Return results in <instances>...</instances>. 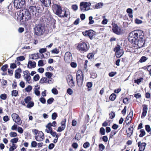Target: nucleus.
<instances>
[{
	"mask_svg": "<svg viewBox=\"0 0 151 151\" xmlns=\"http://www.w3.org/2000/svg\"><path fill=\"white\" fill-rule=\"evenodd\" d=\"M99 148L100 151H102L105 149V146L102 144L99 145Z\"/></svg>",
	"mask_w": 151,
	"mask_h": 151,
	"instance_id": "obj_44",
	"label": "nucleus"
},
{
	"mask_svg": "<svg viewBox=\"0 0 151 151\" xmlns=\"http://www.w3.org/2000/svg\"><path fill=\"white\" fill-rule=\"evenodd\" d=\"M56 123H48L46 125V127L47 128L45 129L47 133H49L52 131V126L55 127Z\"/></svg>",
	"mask_w": 151,
	"mask_h": 151,
	"instance_id": "obj_19",
	"label": "nucleus"
},
{
	"mask_svg": "<svg viewBox=\"0 0 151 151\" xmlns=\"http://www.w3.org/2000/svg\"><path fill=\"white\" fill-rule=\"evenodd\" d=\"M52 53L58 54L59 52V50L56 48L53 49L51 51Z\"/></svg>",
	"mask_w": 151,
	"mask_h": 151,
	"instance_id": "obj_42",
	"label": "nucleus"
},
{
	"mask_svg": "<svg viewBox=\"0 0 151 151\" xmlns=\"http://www.w3.org/2000/svg\"><path fill=\"white\" fill-rule=\"evenodd\" d=\"M147 60L146 57L143 56L142 57L140 60H139V62L141 63H142L145 61Z\"/></svg>",
	"mask_w": 151,
	"mask_h": 151,
	"instance_id": "obj_45",
	"label": "nucleus"
},
{
	"mask_svg": "<svg viewBox=\"0 0 151 151\" xmlns=\"http://www.w3.org/2000/svg\"><path fill=\"white\" fill-rule=\"evenodd\" d=\"M63 13L62 12V14H61V15H60V17H67L68 16V13H69V12H68V9H67L66 10L65 9H64L63 10Z\"/></svg>",
	"mask_w": 151,
	"mask_h": 151,
	"instance_id": "obj_27",
	"label": "nucleus"
},
{
	"mask_svg": "<svg viewBox=\"0 0 151 151\" xmlns=\"http://www.w3.org/2000/svg\"><path fill=\"white\" fill-rule=\"evenodd\" d=\"M61 126L58 127L57 131L58 132H61L63 130L65 127V123H61Z\"/></svg>",
	"mask_w": 151,
	"mask_h": 151,
	"instance_id": "obj_29",
	"label": "nucleus"
},
{
	"mask_svg": "<svg viewBox=\"0 0 151 151\" xmlns=\"http://www.w3.org/2000/svg\"><path fill=\"white\" fill-rule=\"evenodd\" d=\"M17 146L15 144H13L12 146L10 147L9 148V151H14V150L16 149Z\"/></svg>",
	"mask_w": 151,
	"mask_h": 151,
	"instance_id": "obj_35",
	"label": "nucleus"
},
{
	"mask_svg": "<svg viewBox=\"0 0 151 151\" xmlns=\"http://www.w3.org/2000/svg\"><path fill=\"white\" fill-rule=\"evenodd\" d=\"M45 74L47 78H51L53 75L52 73L49 72H46Z\"/></svg>",
	"mask_w": 151,
	"mask_h": 151,
	"instance_id": "obj_36",
	"label": "nucleus"
},
{
	"mask_svg": "<svg viewBox=\"0 0 151 151\" xmlns=\"http://www.w3.org/2000/svg\"><path fill=\"white\" fill-rule=\"evenodd\" d=\"M145 129L148 132H149L151 131V128L150 125H145Z\"/></svg>",
	"mask_w": 151,
	"mask_h": 151,
	"instance_id": "obj_46",
	"label": "nucleus"
},
{
	"mask_svg": "<svg viewBox=\"0 0 151 151\" xmlns=\"http://www.w3.org/2000/svg\"><path fill=\"white\" fill-rule=\"evenodd\" d=\"M9 135L11 137H15L17 136V134L15 132H11L9 133Z\"/></svg>",
	"mask_w": 151,
	"mask_h": 151,
	"instance_id": "obj_48",
	"label": "nucleus"
},
{
	"mask_svg": "<svg viewBox=\"0 0 151 151\" xmlns=\"http://www.w3.org/2000/svg\"><path fill=\"white\" fill-rule=\"evenodd\" d=\"M21 72V70L20 68H18L15 71V78L17 79H19L21 77L20 73Z\"/></svg>",
	"mask_w": 151,
	"mask_h": 151,
	"instance_id": "obj_24",
	"label": "nucleus"
},
{
	"mask_svg": "<svg viewBox=\"0 0 151 151\" xmlns=\"http://www.w3.org/2000/svg\"><path fill=\"white\" fill-rule=\"evenodd\" d=\"M40 78V76L38 74H36L33 77V80L35 81H38Z\"/></svg>",
	"mask_w": 151,
	"mask_h": 151,
	"instance_id": "obj_51",
	"label": "nucleus"
},
{
	"mask_svg": "<svg viewBox=\"0 0 151 151\" xmlns=\"http://www.w3.org/2000/svg\"><path fill=\"white\" fill-rule=\"evenodd\" d=\"M143 112L142 113V116L145 117L146 116L147 111V106L146 105H143Z\"/></svg>",
	"mask_w": 151,
	"mask_h": 151,
	"instance_id": "obj_26",
	"label": "nucleus"
},
{
	"mask_svg": "<svg viewBox=\"0 0 151 151\" xmlns=\"http://www.w3.org/2000/svg\"><path fill=\"white\" fill-rule=\"evenodd\" d=\"M134 44L135 45H137L138 46V47L141 48L143 47L144 44L143 41V38L142 39H139L134 43Z\"/></svg>",
	"mask_w": 151,
	"mask_h": 151,
	"instance_id": "obj_17",
	"label": "nucleus"
},
{
	"mask_svg": "<svg viewBox=\"0 0 151 151\" xmlns=\"http://www.w3.org/2000/svg\"><path fill=\"white\" fill-rule=\"evenodd\" d=\"M39 100L43 104H45L46 103V100L44 98H40Z\"/></svg>",
	"mask_w": 151,
	"mask_h": 151,
	"instance_id": "obj_59",
	"label": "nucleus"
},
{
	"mask_svg": "<svg viewBox=\"0 0 151 151\" xmlns=\"http://www.w3.org/2000/svg\"><path fill=\"white\" fill-rule=\"evenodd\" d=\"M54 100V99L53 98H50L47 100V103L48 104H50L52 103Z\"/></svg>",
	"mask_w": 151,
	"mask_h": 151,
	"instance_id": "obj_49",
	"label": "nucleus"
},
{
	"mask_svg": "<svg viewBox=\"0 0 151 151\" xmlns=\"http://www.w3.org/2000/svg\"><path fill=\"white\" fill-rule=\"evenodd\" d=\"M36 66V63L35 61H32L31 60L29 61L27 66L28 68L31 69L35 68Z\"/></svg>",
	"mask_w": 151,
	"mask_h": 151,
	"instance_id": "obj_21",
	"label": "nucleus"
},
{
	"mask_svg": "<svg viewBox=\"0 0 151 151\" xmlns=\"http://www.w3.org/2000/svg\"><path fill=\"white\" fill-rule=\"evenodd\" d=\"M113 112L112 111L109 114V118L108 119V121L109 123H111L113 121Z\"/></svg>",
	"mask_w": 151,
	"mask_h": 151,
	"instance_id": "obj_30",
	"label": "nucleus"
},
{
	"mask_svg": "<svg viewBox=\"0 0 151 151\" xmlns=\"http://www.w3.org/2000/svg\"><path fill=\"white\" fill-rule=\"evenodd\" d=\"M71 66L73 68H75L77 67V64L75 62H72L70 63Z\"/></svg>",
	"mask_w": 151,
	"mask_h": 151,
	"instance_id": "obj_62",
	"label": "nucleus"
},
{
	"mask_svg": "<svg viewBox=\"0 0 151 151\" xmlns=\"http://www.w3.org/2000/svg\"><path fill=\"white\" fill-rule=\"evenodd\" d=\"M38 87V88H35V91H34V92L35 94L37 96H39L40 95V91H38V90L40 88V86L38 85H37L36 86H35V87Z\"/></svg>",
	"mask_w": 151,
	"mask_h": 151,
	"instance_id": "obj_28",
	"label": "nucleus"
},
{
	"mask_svg": "<svg viewBox=\"0 0 151 151\" xmlns=\"http://www.w3.org/2000/svg\"><path fill=\"white\" fill-rule=\"evenodd\" d=\"M12 117L15 123H22V121L19 115L16 113H13L12 114Z\"/></svg>",
	"mask_w": 151,
	"mask_h": 151,
	"instance_id": "obj_13",
	"label": "nucleus"
},
{
	"mask_svg": "<svg viewBox=\"0 0 151 151\" xmlns=\"http://www.w3.org/2000/svg\"><path fill=\"white\" fill-rule=\"evenodd\" d=\"M23 74H24V79L26 80L27 82L29 83L31 79V77L30 76L29 71L28 70H26L25 71H24Z\"/></svg>",
	"mask_w": 151,
	"mask_h": 151,
	"instance_id": "obj_14",
	"label": "nucleus"
},
{
	"mask_svg": "<svg viewBox=\"0 0 151 151\" xmlns=\"http://www.w3.org/2000/svg\"><path fill=\"white\" fill-rule=\"evenodd\" d=\"M35 34L37 36H40L43 35L45 29L43 24H36L34 28Z\"/></svg>",
	"mask_w": 151,
	"mask_h": 151,
	"instance_id": "obj_3",
	"label": "nucleus"
},
{
	"mask_svg": "<svg viewBox=\"0 0 151 151\" xmlns=\"http://www.w3.org/2000/svg\"><path fill=\"white\" fill-rule=\"evenodd\" d=\"M47 78L46 77H43L42 78L40 81V83L41 84L44 83H47Z\"/></svg>",
	"mask_w": 151,
	"mask_h": 151,
	"instance_id": "obj_31",
	"label": "nucleus"
},
{
	"mask_svg": "<svg viewBox=\"0 0 151 151\" xmlns=\"http://www.w3.org/2000/svg\"><path fill=\"white\" fill-rule=\"evenodd\" d=\"M91 77L93 79L97 77V75L95 72H93L91 73Z\"/></svg>",
	"mask_w": 151,
	"mask_h": 151,
	"instance_id": "obj_55",
	"label": "nucleus"
},
{
	"mask_svg": "<svg viewBox=\"0 0 151 151\" xmlns=\"http://www.w3.org/2000/svg\"><path fill=\"white\" fill-rule=\"evenodd\" d=\"M52 93L55 95H57L58 94V91L55 88H53L52 89Z\"/></svg>",
	"mask_w": 151,
	"mask_h": 151,
	"instance_id": "obj_58",
	"label": "nucleus"
},
{
	"mask_svg": "<svg viewBox=\"0 0 151 151\" xmlns=\"http://www.w3.org/2000/svg\"><path fill=\"white\" fill-rule=\"evenodd\" d=\"M123 32L121 29L116 24H114V33L118 35H120L122 34Z\"/></svg>",
	"mask_w": 151,
	"mask_h": 151,
	"instance_id": "obj_16",
	"label": "nucleus"
},
{
	"mask_svg": "<svg viewBox=\"0 0 151 151\" xmlns=\"http://www.w3.org/2000/svg\"><path fill=\"white\" fill-rule=\"evenodd\" d=\"M52 8L55 9V14L59 17H60V15L62 14L63 12V10L61 6L58 4H54L52 6Z\"/></svg>",
	"mask_w": 151,
	"mask_h": 151,
	"instance_id": "obj_10",
	"label": "nucleus"
},
{
	"mask_svg": "<svg viewBox=\"0 0 151 151\" xmlns=\"http://www.w3.org/2000/svg\"><path fill=\"white\" fill-rule=\"evenodd\" d=\"M72 55L70 52H67L65 53V55L64 60L66 63H69L72 61Z\"/></svg>",
	"mask_w": 151,
	"mask_h": 151,
	"instance_id": "obj_11",
	"label": "nucleus"
},
{
	"mask_svg": "<svg viewBox=\"0 0 151 151\" xmlns=\"http://www.w3.org/2000/svg\"><path fill=\"white\" fill-rule=\"evenodd\" d=\"M90 146V144L88 142H86L84 143L83 146L84 148H87Z\"/></svg>",
	"mask_w": 151,
	"mask_h": 151,
	"instance_id": "obj_54",
	"label": "nucleus"
},
{
	"mask_svg": "<svg viewBox=\"0 0 151 151\" xmlns=\"http://www.w3.org/2000/svg\"><path fill=\"white\" fill-rule=\"evenodd\" d=\"M100 133L102 135H104L105 133V130L103 127H101L100 130Z\"/></svg>",
	"mask_w": 151,
	"mask_h": 151,
	"instance_id": "obj_52",
	"label": "nucleus"
},
{
	"mask_svg": "<svg viewBox=\"0 0 151 151\" xmlns=\"http://www.w3.org/2000/svg\"><path fill=\"white\" fill-rule=\"evenodd\" d=\"M34 103L33 101H29L28 103L27 107L28 108H31L34 106Z\"/></svg>",
	"mask_w": 151,
	"mask_h": 151,
	"instance_id": "obj_34",
	"label": "nucleus"
},
{
	"mask_svg": "<svg viewBox=\"0 0 151 151\" xmlns=\"http://www.w3.org/2000/svg\"><path fill=\"white\" fill-rule=\"evenodd\" d=\"M37 8L36 6H30L29 7L30 12H32L33 15L36 14Z\"/></svg>",
	"mask_w": 151,
	"mask_h": 151,
	"instance_id": "obj_20",
	"label": "nucleus"
},
{
	"mask_svg": "<svg viewBox=\"0 0 151 151\" xmlns=\"http://www.w3.org/2000/svg\"><path fill=\"white\" fill-rule=\"evenodd\" d=\"M54 81L53 79L52 78H47V83H52Z\"/></svg>",
	"mask_w": 151,
	"mask_h": 151,
	"instance_id": "obj_63",
	"label": "nucleus"
},
{
	"mask_svg": "<svg viewBox=\"0 0 151 151\" xmlns=\"http://www.w3.org/2000/svg\"><path fill=\"white\" fill-rule=\"evenodd\" d=\"M93 18L92 16H90L89 17V24H93L94 23V21L93 20Z\"/></svg>",
	"mask_w": 151,
	"mask_h": 151,
	"instance_id": "obj_50",
	"label": "nucleus"
},
{
	"mask_svg": "<svg viewBox=\"0 0 151 151\" xmlns=\"http://www.w3.org/2000/svg\"><path fill=\"white\" fill-rule=\"evenodd\" d=\"M91 5L90 2H81L80 4V8L81 11L82 12H84L89 10L88 7H89Z\"/></svg>",
	"mask_w": 151,
	"mask_h": 151,
	"instance_id": "obj_8",
	"label": "nucleus"
},
{
	"mask_svg": "<svg viewBox=\"0 0 151 151\" xmlns=\"http://www.w3.org/2000/svg\"><path fill=\"white\" fill-rule=\"evenodd\" d=\"M144 36V33L142 30H134L129 34L128 39L130 42L134 43L139 39H142Z\"/></svg>",
	"mask_w": 151,
	"mask_h": 151,
	"instance_id": "obj_2",
	"label": "nucleus"
},
{
	"mask_svg": "<svg viewBox=\"0 0 151 151\" xmlns=\"http://www.w3.org/2000/svg\"><path fill=\"white\" fill-rule=\"evenodd\" d=\"M31 100V97L29 96H28L26 97L24 100L26 103H29Z\"/></svg>",
	"mask_w": 151,
	"mask_h": 151,
	"instance_id": "obj_43",
	"label": "nucleus"
},
{
	"mask_svg": "<svg viewBox=\"0 0 151 151\" xmlns=\"http://www.w3.org/2000/svg\"><path fill=\"white\" fill-rule=\"evenodd\" d=\"M25 59V58L24 56H20L17 58V60L18 61H22L24 60Z\"/></svg>",
	"mask_w": 151,
	"mask_h": 151,
	"instance_id": "obj_38",
	"label": "nucleus"
},
{
	"mask_svg": "<svg viewBox=\"0 0 151 151\" xmlns=\"http://www.w3.org/2000/svg\"><path fill=\"white\" fill-rule=\"evenodd\" d=\"M147 69L149 72V74L151 75V65L148 66L147 67Z\"/></svg>",
	"mask_w": 151,
	"mask_h": 151,
	"instance_id": "obj_64",
	"label": "nucleus"
},
{
	"mask_svg": "<svg viewBox=\"0 0 151 151\" xmlns=\"http://www.w3.org/2000/svg\"><path fill=\"white\" fill-rule=\"evenodd\" d=\"M84 79V75L81 70H78L76 73V79L78 85L81 86L83 84Z\"/></svg>",
	"mask_w": 151,
	"mask_h": 151,
	"instance_id": "obj_4",
	"label": "nucleus"
},
{
	"mask_svg": "<svg viewBox=\"0 0 151 151\" xmlns=\"http://www.w3.org/2000/svg\"><path fill=\"white\" fill-rule=\"evenodd\" d=\"M32 89V87L31 86L29 85L27 87L25 88V90L27 92H29L31 91Z\"/></svg>",
	"mask_w": 151,
	"mask_h": 151,
	"instance_id": "obj_39",
	"label": "nucleus"
},
{
	"mask_svg": "<svg viewBox=\"0 0 151 151\" xmlns=\"http://www.w3.org/2000/svg\"><path fill=\"white\" fill-rule=\"evenodd\" d=\"M133 126H130L126 130V135L127 137H130L132 135L133 131Z\"/></svg>",
	"mask_w": 151,
	"mask_h": 151,
	"instance_id": "obj_15",
	"label": "nucleus"
},
{
	"mask_svg": "<svg viewBox=\"0 0 151 151\" xmlns=\"http://www.w3.org/2000/svg\"><path fill=\"white\" fill-rule=\"evenodd\" d=\"M94 55L93 53H89L87 55V57L88 59H92L94 57Z\"/></svg>",
	"mask_w": 151,
	"mask_h": 151,
	"instance_id": "obj_60",
	"label": "nucleus"
},
{
	"mask_svg": "<svg viewBox=\"0 0 151 151\" xmlns=\"http://www.w3.org/2000/svg\"><path fill=\"white\" fill-rule=\"evenodd\" d=\"M140 134H139V136L140 137H142L145 134V132L144 129H141L140 130Z\"/></svg>",
	"mask_w": 151,
	"mask_h": 151,
	"instance_id": "obj_32",
	"label": "nucleus"
},
{
	"mask_svg": "<svg viewBox=\"0 0 151 151\" xmlns=\"http://www.w3.org/2000/svg\"><path fill=\"white\" fill-rule=\"evenodd\" d=\"M40 1L45 7H48L51 4V0H40Z\"/></svg>",
	"mask_w": 151,
	"mask_h": 151,
	"instance_id": "obj_25",
	"label": "nucleus"
},
{
	"mask_svg": "<svg viewBox=\"0 0 151 151\" xmlns=\"http://www.w3.org/2000/svg\"><path fill=\"white\" fill-rule=\"evenodd\" d=\"M25 3V0H14V6L17 9H20L24 7Z\"/></svg>",
	"mask_w": 151,
	"mask_h": 151,
	"instance_id": "obj_5",
	"label": "nucleus"
},
{
	"mask_svg": "<svg viewBox=\"0 0 151 151\" xmlns=\"http://www.w3.org/2000/svg\"><path fill=\"white\" fill-rule=\"evenodd\" d=\"M8 66V65L5 64L1 68V70L4 72H5L7 70V68Z\"/></svg>",
	"mask_w": 151,
	"mask_h": 151,
	"instance_id": "obj_37",
	"label": "nucleus"
},
{
	"mask_svg": "<svg viewBox=\"0 0 151 151\" xmlns=\"http://www.w3.org/2000/svg\"><path fill=\"white\" fill-rule=\"evenodd\" d=\"M44 63L43 60H40L38 62V65L39 67L43 66L44 65Z\"/></svg>",
	"mask_w": 151,
	"mask_h": 151,
	"instance_id": "obj_47",
	"label": "nucleus"
},
{
	"mask_svg": "<svg viewBox=\"0 0 151 151\" xmlns=\"http://www.w3.org/2000/svg\"><path fill=\"white\" fill-rule=\"evenodd\" d=\"M77 48L78 50L81 52H85L88 50L87 44L84 42L79 43L77 46Z\"/></svg>",
	"mask_w": 151,
	"mask_h": 151,
	"instance_id": "obj_7",
	"label": "nucleus"
},
{
	"mask_svg": "<svg viewBox=\"0 0 151 151\" xmlns=\"http://www.w3.org/2000/svg\"><path fill=\"white\" fill-rule=\"evenodd\" d=\"M19 139L18 137L14 138L11 140L10 142L13 144L16 143L18 140Z\"/></svg>",
	"mask_w": 151,
	"mask_h": 151,
	"instance_id": "obj_40",
	"label": "nucleus"
},
{
	"mask_svg": "<svg viewBox=\"0 0 151 151\" xmlns=\"http://www.w3.org/2000/svg\"><path fill=\"white\" fill-rule=\"evenodd\" d=\"M114 51L116 52L115 55L116 57L119 58L122 56L124 53L123 49L119 45H117V46L114 49Z\"/></svg>",
	"mask_w": 151,
	"mask_h": 151,
	"instance_id": "obj_6",
	"label": "nucleus"
},
{
	"mask_svg": "<svg viewBox=\"0 0 151 151\" xmlns=\"http://www.w3.org/2000/svg\"><path fill=\"white\" fill-rule=\"evenodd\" d=\"M67 80L69 86L70 87H72L75 86L74 82L73 81V77L72 76H69Z\"/></svg>",
	"mask_w": 151,
	"mask_h": 151,
	"instance_id": "obj_18",
	"label": "nucleus"
},
{
	"mask_svg": "<svg viewBox=\"0 0 151 151\" xmlns=\"http://www.w3.org/2000/svg\"><path fill=\"white\" fill-rule=\"evenodd\" d=\"M57 117V114L56 113L54 112L52 115V118L53 120H55Z\"/></svg>",
	"mask_w": 151,
	"mask_h": 151,
	"instance_id": "obj_56",
	"label": "nucleus"
},
{
	"mask_svg": "<svg viewBox=\"0 0 151 151\" xmlns=\"http://www.w3.org/2000/svg\"><path fill=\"white\" fill-rule=\"evenodd\" d=\"M133 115L132 112H130L129 114L127 116L126 120V123H130L132 120V116Z\"/></svg>",
	"mask_w": 151,
	"mask_h": 151,
	"instance_id": "obj_23",
	"label": "nucleus"
},
{
	"mask_svg": "<svg viewBox=\"0 0 151 151\" xmlns=\"http://www.w3.org/2000/svg\"><path fill=\"white\" fill-rule=\"evenodd\" d=\"M18 91L16 90H13L12 91V96L16 97L17 96L18 94Z\"/></svg>",
	"mask_w": 151,
	"mask_h": 151,
	"instance_id": "obj_33",
	"label": "nucleus"
},
{
	"mask_svg": "<svg viewBox=\"0 0 151 151\" xmlns=\"http://www.w3.org/2000/svg\"><path fill=\"white\" fill-rule=\"evenodd\" d=\"M0 98L1 99L5 100L7 98V95L5 93L1 94L0 96Z\"/></svg>",
	"mask_w": 151,
	"mask_h": 151,
	"instance_id": "obj_41",
	"label": "nucleus"
},
{
	"mask_svg": "<svg viewBox=\"0 0 151 151\" xmlns=\"http://www.w3.org/2000/svg\"><path fill=\"white\" fill-rule=\"evenodd\" d=\"M83 35L84 36H88L91 40L93 39V37L95 35V32L92 30H86L82 32Z\"/></svg>",
	"mask_w": 151,
	"mask_h": 151,
	"instance_id": "obj_9",
	"label": "nucleus"
},
{
	"mask_svg": "<svg viewBox=\"0 0 151 151\" xmlns=\"http://www.w3.org/2000/svg\"><path fill=\"white\" fill-rule=\"evenodd\" d=\"M44 138V134L42 131L39 132L38 134L35 136L36 140L38 141H42Z\"/></svg>",
	"mask_w": 151,
	"mask_h": 151,
	"instance_id": "obj_12",
	"label": "nucleus"
},
{
	"mask_svg": "<svg viewBox=\"0 0 151 151\" xmlns=\"http://www.w3.org/2000/svg\"><path fill=\"white\" fill-rule=\"evenodd\" d=\"M137 145L139 149L144 150L147 144L145 142H142L141 143L140 141H139L138 142Z\"/></svg>",
	"mask_w": 151,
	"mask_h": 151,
	"instance_id": "obj_22",
	"label": "nucleus"
},
{
	"mask_svg": "<svg viewBox=\"0 0 151 151\" xmlns=\"http://www.w3.org/2000/svg\"><path fill=\"white\" fill-rule=\"evenodd\" d=\"M143 79L142 78H141L139 79H137L134 81V82L137 83V84H139V83L141 82L143 80Z\"/></svg>",
	"mask_w": 151,
	"mask_h": 151,
	"instance_id": "obj_57",
	"label": "nucleus"
},
{
	"mask_svg": "<svg viewBox=\"0 0 151 151\" xmlns=\"http://www.w3.org/2000/svg\"><path fill=\"white\" fill-rule=\"evenodd\" d=\"M80 137L81 135H80L79 133H77L75 137L74 138L78 140H79L80 139Z\"/></svg>",
	"mask_w": 151,
	"mask_h": 151,
	"instance_id": "obj_53",
	"label": "nucleus"
},
{
	"mask_svg": "<svg viewBox=\"0 0 151 151\" xmlns=\"http://www.w3.org/2000/svg\"><path fill=\"white\" fill-rule=\"evenodd\" d=\"M17 18L20 21L23 22V23H27V21L30 20L31 19V14L28 9H24L20 10L17 13Z\"/></svg>",
	"mask_w": 151,
	"mask_h": 151,
	"instance_id": "obj_1",
	"label": "nucleus"
},
{
	"mask_svg": "<svg viewBox=\"0 0 151 151\" xmlns=\"http://www.w3.org/2000/svg\"><path fill=\"white\" fill-rule=\"evenodd\" d=\"M45 15L46 16V17H49L50 16V14L49 11L47 9L45 11Z\"/></svg>",
	"mask_w": 151,
	"mask_h": 151,
	"instance_id": "obj_61",
	"label": "nucleus"
}]
</instances>
